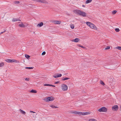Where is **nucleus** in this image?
I'll use <instances>...</instances> for the list:
<instances>
[{
  "mask_svg": "<svg viewBox=\"0 0 121 121\" xmlns=\"http://www.w3.org/2000/svg\"><path fill=\"white\" fill-rule=\"evenodd\" d=\"M54 98L53 97H48L45 99L44 100L47 102L53 101L54 100Z\"/></svg>",
  "mask_w": 121,
  "mask_h": 121,
  "instance_id": "f257e3e1",
  "label": "nucleus"
},
{
  "mask_svg": "<svg viewBox=\"0 0 121 121\" xmlns=\"http://www.w3.org/2000/svg\"><path fill=\"white\" fill-rule=\"evenodd\" d=\"M62 89L64 91H66L68 89V86L66 85L62 84L61 85Z\"/></svg>",
  "mask_w": 121,
  "mask_h": 121,
  "instance_id": "f03ea898",
  "label": "nucleus"
},
{
  "mask_svg": "<svg viewBox=\"0 0 121 121\" xmlns=\"http://www.w3.org/2000/svg\"><path fill=\"white\" fill-rule=\"evenodd\" d=\"M107 109L105 107H103L100 108L98 110V111L100 112H106L107 111Z\"/></svg>",
  "mask_w": 121,
  "mask_h": 121,
  "instance_id": "7ed1b4c3",
  "label": "nucleus"
},
{
  "mask_svg": "<svg viewBox=\"0 0 121 121\" xmlns=\"http://www.w3.org/2000/svg\"><path fill=\"white\" fill-rule=\"evenodd\" d=\"M5 61L6 62L8 63L13 62H15L17 63L18 62V61L14 59L10 60L9 59H7Z\"/></svg>",
  "mask_w": 121,
  "mask_h": 121,
  "instance_id": "20e7f679",
  "label": "nucleus"
},
{
  "mask_svg": "<svg viewBox=\"0 0 121 121\" xmlns=\"http://www.w3.org/2000/svg\"><path fill=\"white\" fill-rule=\"evenodd\" d=\"M118 106L117 105H115L112 107V109L114 111H117L118 109Z\"/></svg>",
  "mask_w": 121,
  "mask_h": 121,
  "instance_id": "39448f33",
  "label": "nucleus"
},
{
  "mask_svg": "<svg viewBox=\"0 0 121 121\" xmlns=\"http://www.w3.org/2000/svg\"><path fill=\"white\" fill-rule=\"evenodd\" d=\"M81 11V10L78 9H76L73 11V12L74 13L79 15L80 14Z\"/></svg>",
  "mask_w": 121,
  "mask_h": 121,
  "instance_id": "423d86ee",
  "label": "nucleus"
},
{
  "mask_svg": "<svg viewBox=\"0 0 121 121\" xmlns=\"http://www.w3.org/2000/svg\"><path fill=\"white\" fill-rule=\"evenodd\" d=\"M81 12L79 15V16H82L83 17H85L86 16V13L84 12H82L81 11Z\"/></svg>",
  "mask_w": 121,
  "mask_h": 121,
  "instance_id": "0eeeda50",
  "label": "nucleus"
},
{
  "mask_svg": "<svg viewBox=\"0 0 121 121\" xmlns=\"http://www.w3.org/2000/svg\"><path fill=\"white\" fill-rule=\"evenodd\" d=\"M28 25V24L26 23H25L24 24H23L22 22H21V24H20L19 25V26L21 27H24L25 26H27Z\"/></svg>",
  "mask_w": 121,
  "mask_h": 121,
  "instance_id": "6e6552de",
  "label": "nucleus"
},
{
  "mask_svg": "<svg viewBox=\"0 0 121 121\" xmlns=\"http://www.w3.org/2000/svg\"><path fill=\"white\" fill-rule=\"evenodd\" d=\"M91 113V112H81L80 115H86L89 114Z\"/></svg>",
  "mask_w": 121,
  "mask_h": 121,
  "instance_id": "1a4fd4ad",
  "label": "nucleus"
},
{
  "mask_svg": "<svg viewBox=\"0 0 121 121\" xmlns=\"http://www.w3.org/2000/svg\"><path fill=\"white\" fill-rule=\"evenodd\" d=\"M86 24L89 26V27L91 29L92 28V27L93 25H93V24L91 23L87 22H86Z\"/></svg>",
  "mask_w": 121,
  "mask_h": 121,
  "instance_id": "9d476101",
  "label": "nucleus"
},
{
  "mask_svg": "<svg viewBox=\"0 0 121 121\" xmlns=\"http://www.w3.org/2000/svg\"><path fill=\"white\" fill-rule=\"evenodd\" d=\"M61 76L62 74H55V75H54L53 76V77H54L55 78H56L58 77H61Z\"/></svg>",
  "mask_w": 121,
  "mask_h": 121,
  "instance_id": "9b49d317",
  "label": "nucleus"
},
{
  "mask_svg": "<svg viewBox=\"0 0 121 121\" xmlns=\"http://www.w3.org/2000/svg\"><path fill=\"white\" fill-rule=\"evenodd\" d=\"M53 22L55 24H59L61 22L60 21H55Z\"/></svg>",
  "mask_w": 121,
  "mask_h": 121,
  "instance_id": "f8f14e48",
  "label": "nucleus"
},
{
  "mask_svg": "<svg viewBox=\"0 0 121 121\" xmlns=\"http://www.w3.org/2000/svg\"><path fill=\"white\" fill-rule=\"evenodd\" d=\"M18 21H21L18 18H13L12 20V21L13 22H15Z\"/></svg>",
  "mask_w": 121,
  "mask_h": 121,
  "instance_id": "ddd939ff",
  "label": "nucleus"
},
{
  "mask_svg": "<svg viewBox=\"0 0 121 121\" xmlns=\"http://www.w3.org/2000/svg\"><path fill=\"white\" fill-rule=\"evenodd\" d=\"M79 40L80 39H79L78 38H76L75 39L73 40L72 41L75 42H77L79 41Z\"/></svg>",
  "mask_w": 121,
  "mask_h": 121,
  "instance_id": "4468645a",
  "label": "nucleus"
},
{
  "mask_svg": "<svg viewBox=\"0 0 121 121\" xmlns=\"http://www.w3.org/2000/svg\"><path fill=\"white\" fill-rule=\"evenodd\" d=\"M19 111L22 114H24V115H25L26 113L24 111L22 110L21 109H20L19 110Z\"/></svg>",
  "mask_w": 121,
  "mask_h": 121,
  "instance_id": "2eb2a0df",
  "label": "nucleus"
},
{
  "mask_svg": "<svg viewBox=\"0 0 121 121\" xmlns=\"http://www.w3.org/2000/svg\"><path fill=\"white\" fill-rule=\"evenodd\" d=\"M72 113L75 114H78L80 115L81 114V112H78L76 111H73L72 112Z\"/></svg>",
  "mask_w": 121,
  "mask_h": 121,
  "instance_id": "dca6fc26",
  "label": "nucleus"
},
{
  "mask_svg": "<svg viewBox=\"0 0 121 121\" xmlns=\"http://www.w3.org/2000/svg\"><path fill=\"white\" fill-rule=\"evenodd\" d=\"M43 23L42 22H41L39 23L38 24H37V26H39L40 27H41L42 26H43Z\"/></svg>",
  "mask_w": 121,
  "mask_h": 121,
  "instance_id": "f3484780",
  "label": "nucleus"
},
{
  "mask_svg": "<svg viewBox=\"0 0 121 121\" xmlns=\"http://www.w3.org/2000/svg\"><path fill=\"white\" fill-rule=\"evenodd\" d=\"M92 25L93 26L91 29H94L95 30H97V27L94 24H93V25Z\"/></svg>",
  "mask_w": 121,
  "mask_h": 121,
  "instance_id": "a211bd4d",
  "label": "nucleus"
},
{
  "mask_svg": "<svg viewBox=\"0 0 121 121\" xmlns=\"http://www.w3.org/2000/svg\"><path fill=\"white\" fill-rule=\"evenodd\" d=\"M88 121H97L94 118L90 119L88 120Z\"/></svg>",
  "mask_w": 121,
  "mask_h": 121,
  "instance_id": "6ab92c4d",
  "label": "nucleus"
},
{
  "mask_svg": "<svg viewBox=\"0 0 121 121\" xmlns=\"http://www.w3.org/2000/svg\"><path fill=\"white\" fill-rule=\"evenodd\" d=\"M92 1V0H87L86 1V4H88L91 2Z\"/></svg>",
  "mask_w": 121,
  "mask_h": 121,
  "instance_id": "aec40b11",
  "label": "nucleus"
},
{
  "mask_svg": "<svg viewBox=\"0 0 121 121\" xmlns=\"http://www.w3.org/2000/svg\"><path fill=\"white\" fill-rule=\"evenodd\" d=\"M70 78H62V80L63 81H65L69 79Z\"/></svg>",
  "mask_w": 121,
  "mask_h": 121,
  "instance_id": "412c9836",
  "label": "nucleus"
},
{
  "mask_svg": "<svg viewBox=\"0 0 121 121\" xmlns=\"http://www.w3.org/2000/svg\"><path fill=\"white\" fill-rule=\"evenodd\" d=\"M30 92L32 93H37V91L35 90L32 89L30 91Z\"/></svg>",
  "mask_w": 121,
  "mask_h": 121,
  "instance_id": "4be33fe9",
  "label": "nucleus"
},
{
  "mask_svg": "<svg viewBox=\"0 0 121 121\" xmlns=\"http://www.w3.org/2000/svg\"><path fill=\"white\" fill-rule=\"evenodd\" d=\"M116 49H118L121 51V47L118 46L116 48Z\"/></svg>",
  "mask_w": 121,
  "mask_h": 121,
  "instance_id": "5701e85b",
  "label": "nucleus"
},
{
  "mask_svg": "<svg viewBox=\"0 0 121 121\" xmlns=\"http://www.w3.org/2000/svg\"><path fill=\"white\" fill-rule=\"evenodd\" d=\"M115 31L117 32H118L120 31V30L118 28H116L115 29Z\"/></svg>",
  "mask_w": 121,
  "mask_h": 121,
  "instance_id": "b1692460",
  "label": "nucleus"
},
{
  "mask_svg": "<svg viewBox=\"0 0 121 121\" xmlns=\"http://www.w3.org/2000/svg\"><path fill=\"white\" fill-rule=\"evenodd\" d=\"M14 4H19L20 3V2L19 1H14Z\"/></svg>",
  "mask_w": 121,
  "mask_h": 121,
  "instance_id": "393cba45",
  "label": "nucleus"
},
{
  "mask_svg": "<svg viewBox=\"0 0 121 121\" xmlns=\"http://www.w3.org/2000/svg\"><path fill=\"white\" fill-rule=\"evenodd\" d=\"M50 107L53 108H57V107L53 105H51L50 106Z\"/></svg>",
  "mask_w": 121,
  "mask_h": 121,
  "instance_id": "a878e982",
  "label": "nucleus"
},
{
  "mask_svg": "<svg viewBox=\"0 0 121 121\" xmlns=\"http://www.w3.org/2000/svg\"><path fill=\"white\" fill-rule=\"evenodd\" d=\"M4 65V63L3 62L0 63V67L3 66Z\"/></svg>",
  "mask_w": 121,
  "mask_h": 121,
  "instance_id": "bb28decb",
  "label": "nucleus"
},
{
  "mask_svg": "<svg viewBox=\"0 0 121 121\" xmlns=\"http://www.w3.org/2000/svg\"><path fill=\"white\" fill-rule=\"evenodd\" d=\"M70 27L72 29H73L74 28V26L73 24H71V25Z\"/></svg>",
  "mask_w": 121,
  "mask_h": 121,
  "instance_id": "cd10ccee",
  "label": "nucleus"
},
{
  "mask_svg": "<svg viewBox=\"0 0 121 121\" xmlns=\"http://www.w3.org/2000/svg\"><path fill=\"white\" fill-rule=\"evenodd\" d=\"M77 46L79 47H81L82 48H85V47H84L83 46H81L79 44H78Z\"/></svg>",
  "mask_w": 121,
  "mask_h": 121,
  "instance_id": "c85d7f7f",
  "label": "nucleus"
},
{
  "mask_svg": "<svg viewBox=\"0 0 121 121\" xmlns=\"http://www.w3.org/2000/svg\"><path fill=\"white\" fill-rule=\"evenodd\" d=\"M100 84L102 85H104V82L102 81H100Z\"/></svg>",
  "mask_w": 121,
  "mask_h": 121,
  "instance_id": "c756f323",
  "label": "nucleus"
},
{
  "mask_svg": "<svg viewBox=\"0 0 121 121\" xmlns=\"http://www.w3.org/2000/svg\"><path fill=\"white\" fill-rule=\"evenodd\" d=\"M117 12V11L116 10H114L112 11V13L113 14H115Z\"/></svg>",
  "mask_w": 121,
  "mask_h": 121,
  "instance_id": "7c9ffc66",
  "label": "nucleus"
},
{
  "mask_svg": "<svg viewBox=\"0 0 121 121\" xmlns=\"http://www.w3.org/2000/svg\"><path fill=\"white\" fill-rule=\"evenodd\" d=\"M25 57L27 58V59H28L30 57V56L27 54H26L25 55Z\"/></svg>",
  "mask_w": 121,
  "mask_h": 121,
  "instance_id": "2f4dec72",
  "label": "nucleus"
},
{
  "mask_svg": "<svg viewBox=\"0 0 121 121\" xmlns=\"http://www.w3.org/2000/svg\"><path fill=\"white\" fill-rule=\"evenodd\" d=\"M33 68V67H26L25 68L26 69H32Z\"/></svg>",
  "mask_w": 121,
  "mask_h": 121,
  "instance_id": "473e14b6",
  "label": "nucleus"
},
{
  "mask_svg": "<svg viewBox=\"0 0 121 121\" xmlns=\"http://www.w3.org/2000/svg\"><path fill=\"white\" fill-rule=\"evenodd\" d=\"M44 85V86H51L50 85V84H45Z\"/></svg>",
  "mask_w": 121,
  "mask_h": 121,
  "instance_id": "72a5a7b5",
  "label": "nucleus"
},
{
  "mask_svg": "<svg viewBox=\"0 0 121 121\" xmlns=\"http://www.w3.org/2000/svg\"><path fill=\"white\" fill-rule=\"evenodd\" d=\"M110 48V47L109 46H108L107 47L105 48V49L106 50Z\"/></svg>",
  "mask_w": 121,
  "mask_h": 121,
  "instance_id": "f704fd0d",
  "label": "nucleus"
},
{
  "mask_svg": "<svg viewBox=\"0 0 121 121\" xmlns=\"http://www.w3.org/2000/svg\"><path fill=\"white\" fill-rule=\"evenodd\" d=\"M25 80L26 81H29V79L28 78H26Z\"/></svg>",
  "mask_w": 121,
  "mask_h": 121,
  "instance_id": "c9c22d12",
  "label": "nucleus"
},
{
  "mask_svg": "<svg viewBox=\"0 0 121 121\" xmlns=\"http://www.w3.org/2000/svg\"><path fill=\"white\" fill-rule=\"evenodd\" d=\"M46 52L45 51L43 52L42 54V55H44L45 54Z\"/></svg>",
  "mask_w": 121,
  "mask_h": 121,
  "instance_id": "e433bc0d",
  "label": "nucleus"
},
{
  "mask_svg": "<svg viewBox=\"0 0 121 121\" xmlns=\"http://www.w3.org/2000/svg\"><path fill=\"white\" fill-rule=\"evenodd\" d=\"M59 82H60V81H57V82H55V84H57L59 83Z\"/></svg>",
  "mask_w": 121,
  "mask_h": 121,
  "instance_id": "4c0bfd02",
  "label": "nucleus"
},
{
  "mask_svg": "<svg viewBox=\"0 0 121 121\" xmlns=\"http://www.w3.org/2000/svg\"><path fill=\"white\" fill-rule=\"evenodd\" d=\"M50 85L51 86H52V87H55V86L54 85H51L50 84Z\"/></svg>",
  "mask_w": 121,
  "mask_h": 121,
  "instance_id": "58836bf2",
  "label": "nucleus"
},
{
  "mask_svg": "<svg viewBox=\"0 0 121 121\" xmlns=\"http://www.w3.org/2000/svg\"><path fill=\"white\" fill-rule=\"evenodd\" d=\"M30 112H33V113H35V112L32 111H30Z\"/></svg>",
  "mask_w": 121,
  "mask_h": 121,
  "instance_id": "ea45409f",
  "label": "nucleus"
},
{
  "mask_svg": "<svg viewBox=\"0 0 121 121\" xmlns=\"http://www.w3.org/2000/svg\"><path fill=\"white\" fill-rule=\"evenodd\" d=\"M4 33V32L3 31V32H1V33H0V35L1 34H3V33Z\"/></svg>",
  "mask_w": 121,
  "mask_h": 121,
  "instance_id": "a19ab883",
  "label": "nucleus"
},
{
  "mask_svg": "<svg viewBox=\"0 0 121 121\" xmlns=\"http://www.w3.org/2000/svg\"><path fill=\"white\" fill-rule=\"evenodd\" d=\"M82 6L83 7H85V6L84 5H82Z\"/></svg>",
  "mask_w": 121,
  "mask_h": 121,
  "instance_id": "79ce46f5",
  "label": "nucleus"
},
{
  "mask_svg": "<svg viewBox=\"0 0 121 121\" xmlns=\"http://www.w3.org/2000/svg\"><path fill=\"white\" fill-rule=\"evenodd\" d=\"M6 31V30H4V32H5V31Z\"/></svg>",
  "mask_w": 121,
  "mask_h": 121,
  "instance_id": "37998d69",
  "label": "nucleus"
}]
</instances>
